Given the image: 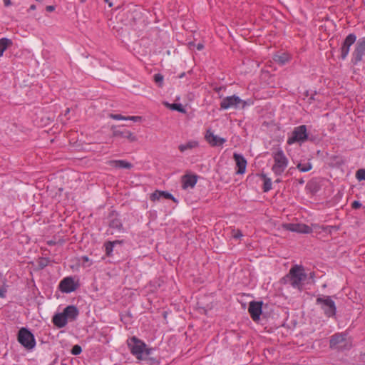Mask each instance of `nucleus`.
<instances>
[{
	"instance_id": "f257e3e1",
	"label": "nucleus",
	"mask_w": 365,
	"mask_h": 365,
	"mask_svg": "<svg viewBox=\"0 0 365 365\" xmlns=\"http://www.w3.org/2000/svg\"><path fill=\"white\" fill-rule=\"evenodd\" d=\"M316 140L317 137L308 133L307 125H301L294 128L291 136L287 139V144L297 143L301 145L307 141L314 143Z\"/></svg>"
},
{
	"instance_id": "f03ea898",
	"label": "nucleus",
	"mask_w": 365,
	"mask_h": 365,
	"mask_svg": "<svg viewBox=\"0 0 365 365\" xmlns=\"http://www.w3.org/2000/svg\"><path fill=\"white\" fill-rule=\"evenodd\" d=\"M306 278L307 274L304 272L303 267L295 265L290 269L289 274L283 279L285 281V283H289L294 288L302 290L303 287L302 282Z\"/></svg>"
},
{
	"instance_id": "7ed1b4c3",
	"label": "nucleus",
	"mask_w": 365,
	"mask_h": 365,
	"mask_svg": "<svg viewBox=\"0 0 365 365\" xmlns=\"http://www.w3.org/2000/svg\"><path fill=\"white\" fill-rule=\"evenodd\" d=\"M316 304L320 306L324 314L328 318L335 317L336 307L331 296L322 295L316 299Z\"/></svg>"
},
{
	"instance_id": "20e7f679",
	"label": "nucleus",
	"mask_w": 365,
	"mask_h": 365,
	"mask_svg": "<svg viewBox=\"0 0 365 365\" xmlns=\"http://www.w3.org/2000/svg\"><path fill=\"white\" fill-rule=\"evenodd\" d=\"M347 334L344 332L335 333L330 336L329 348L337 351L349 350L351 344L347 341Z\"/></svg>"
},
{
	"instance_id": "39448f33",
	"label": "nucleus",
	"mask_w": 365,
	"mask_h": 365,
	"mask_svg": "<svg viewBox=\"0 0 365 365\" xmlns=\"http://www.w3.org/2000/svg\"><path fill=\"white\" fill-rule=\"evenodd\" d=\"M18 342L28 350L33 349L36 344L34 334L26 327H21L17 334Z\"/></svg>"
},
{
	"instance_id": "423d86ee",
	"label": "nucleus",
	"mask_w": 365,
	"mask_h": 365,
	"mask_svg": "<svg viewBox=\"0 0 365 365\" xmlns=\"http://www.w3.org/2000/svg\"><path fill=\"white\" fill-rule=\"evenodd\" d=\"M273 158L274 164L272 170L276 175H280L284 171L288 165V159L282 149H278L274 153Z\"/></svg>"
},
{
	"instance_id": "0eeeda50",
	"label": "nucleus",
	"mask_w": 365,
	"mask_h": 365,
	"mask_svg": "<svg viewBox=\"0 0 365 365\" xmlns=\"http://www.w3.org/2000/svg\"><path fill=\"white\" fill-rule=\"evenodd\" d=\"M128 346L131 354L135 356L137 359H143V350L146 346L144 341L133 336L128 339Z\"/></svg>"
},
{
	"instance_id": "6e6552de",
	"label": "nucleus",
	"mask_w": 365,
	"mask_h": 365,
	"mask_svg": "<svg viewBox=\"0 0 365 365\" xmlns=\"http://www.w3.org/2000/svg\"><path fill=\"white\" fill-rule=\"evenodd\" d=\"M247 105L249 104L245 101H243L238 96L233 95L223 98L220 103V108L223 110H227L230 108H245Z\"/></svg>"
},
{
	"instance_id": "1a4fd4ad",
	"label": "nucleus",
	"mask_w": 365,
	"mask_h": 365,
	"mask_svg": "<svg viewBox=\"0 0 365 365\" xmlns=\"http://www.w3.org/2000/svg\"><path fill=\"white\" fill-rule=\"evenodd\" d=\"M364 56H365V36L356 40L351 62L353 65H357L362 61Z\"/></svg>"
},
{
	"instance_id": "9d476101",
	"label": "nucleus",
	"mask_w": 365,
	"mask_h": 365,
	"mask_svg": "<svg viewBox=\"0 0 365 365\" xmlns=\"http://www.w3.org/2000/svg\"><path fill=\"white\" fill-rule=\"evenodd\" d=\"M79 287L78 282H75L73 277H66L58 284L59 290L63 293H71L76 291Z\"/></svg>"
},
{
	"instance_id": "9b49d317",
	"label": "nucleus",
	"mask_w": 365,
	"mask_h": 365,
	"mask_svg": "<svg viewBox=\"0 0 365 365\" xmlns=\"http://www.w3.org/2000/svg\"><path fill=\"white\" fill-rule=\"evenodd\" d=\"M356 36L354 34H349L343 41L340 47V58L345 60L349 55L351 46L356 43Z\"/></svg>"
},
{
	"instance_id": "f8f14e48",
	"label": "nucleus",
	"mask_w": 365,
	"mask_h": 365,
	"mask_svg": "<svg viewBox=\"0 0 365 365\" xmlns=\"http://www.w3.org/2000/svg\"><path fill=\"white\" fill-rule=\"evenodd\" d=\"M108 220L109 227L116 230L118 232H125L120 215L115 210H111L109 212L108 215Z\"/></svg>"
},
{
	"instance_id": "ddd939ff",
	"label": "nucleus",
	"mask_w": 365,
	"mask_h": 365,
	"mask_svg": "<svg viewBox=\"0 0 365 365\" xmlns=\"http://www.w3.org/2000/svg\"><path fill=\"white\" fill-rule=\"evenodd\" d=\"M111 130L113 137L126 138L130 143L137 140V137L132 132L125 129L123 126L113 125L111 127Z\"/></svg>"
},
{
	"instance_id": "4468645a",
	"label": "nucleus",
	"mask_w": 365,
	"mask_h": 365,
	"mask_svg": "<svg viewBox=\"0 0 365 365\" xmlns=\"http://www.w3.org/2000/svg\"><path fill=\"white\" fill-rule=\"evenodd\" d=\"M262 301H252L249 304L248 312L250 314L252 319L257 322L260 319V316L262 313Z\"/></svg>"
},
{
	"instance_id": "2eb2a0df",
	"label": "nucleus",
	"mask_w": 365,
	"mask_h": 365,
	"mask_svg": "<svg viewBox=\"0 0 365 365\" xmlns=\"http://www.w3.org/2000/svg\"><path fill=\"white\" fill-rule=\"evenodd\" d=\"M233 158L235 161L236 166L237 170H236V174L242 175L245 173L247 168V160L242 154L235 153L233 154Z\"/></svg>"
},
{
	"instance_id": "dca6fc26",
	"label": "nucleus",
	"mask_w": 365,
	"mask_h": 365,
	"mask_svg": "<svg viewBox=\"0 0 365 365\" xmlns=\"http://www.w3.org/2000/svg\"><path fill=\"white\" fill-rule=\"evenodd\" d=\"M205 138L212 146H220L226 142L225 138L214 135L210 130H207Z\"/></svg>"
},
{
	"instance_id": "f3484780",
	"label": "nucleus",
	"mask_w": 365,
	"mask_h": 365,
	"mask_svg": "<svg viewBox=\"0 0 365 365\" xmlns=\"http://www.w3.org/2000/svg\"><path fill=\"white\" fill-rule=\"evenodd\" d=\"M197 182V175L186 174L182 177V187L184 190L188 187L193 188Z\"/></svg>"
},
{
	"instance_id": "a211bd4d",
	"label": "nucleus",
	"mask_w": 365,
	"mask_h": 365,
	"mask_svg": "<svg viewBox=\"0 0 365 365\" xmlns=\"http://www.w3.org/2000/svg\"><path fill=\"white\" fill-rule=\"evenodd\" d=\"M68 321H75L79 315V310L75 305H68L63 311Z\"/></svg>"
},
{
	"instance_id": "6ab92c4d",
	"label": "nucleus",
	"mask_w": 365,
	"mask_h": 365,
	"mask_svg": "<svg viewBox=\"0 0 365 365\" xmlns=\"http://www.w3.org/2000/svg\"><path fill=\"white\" fill-rule=\"evenodd\" d=\"M53 324L58 329L66 326L68 320L63 312L56 313L52 317Z\"/></svg>"
},
{
	"instance_id": "aec40b11",
	"label": "nucleus",
	"mask_w": 365,
	"mask_h": 365,
	"mask_svg": "<svg viewBox=\"0 0 365 365\" xmlns=\"http://www.w3.org/2000/svg\"><path fill=\"white\" fill-rule=\"evenodd\" d=\"M123 243L121 240L107 241L104 243L106 255L107 257H112L114 247L116 245H120Z\"/></svg>"
},
{
	"instance_id": "412c9836",
	"label": "nucleus",
	"mask_w": 365,
	"mask_h": 365,
	"mask_svg": "<svg viewBox=\"0 0 365 365\" xmlns=\"http://www.w3.org/2000/svg\"><path fill=\"white\" fill-rule=\"evenodd\" d=\"M109 165L116 168L131 169L133 164L123 160H113L109 161Z\"/></svg>"
},
{
	"instance_id": "4be33fe9",
	"label": "nucleus",
	"mask_w": 365,
	"mask_h": 365,
	"mask_svg": "<svg viewBox=\"0 0 365 365\" xmlns=\"http://www.w3.org/2000/svg\"><path fill=\"white\" fill-rule=\"evenodd\" d=\"M13 45V41L8 38L0 39V56L4 55V51Z\"/></svg>"
},
{
	"instance_id": "5701e85b",
	"label": "nucleus",
	"mask_w": 365,
	"mask_h": 365,
	"mask_svg": "<svg viewBox=\"0 0 365 365\" xmlns=\"http://www.w3.org/2000/svg\"><path fill=\"white\" fill-rule=\"evenodd\" d=\"M274 61L280 66L286 64L289 60V56L285 53L276 54L273 57Z\"/></svg>"
},
{
	"instance_id": "b1692460",
	"label": "nucleus",
	"mask_w": 365,
	"mask_h": 365,
	"mask_svg": "<svg viewBox=\"0 0 365 365\" xmlns=\"http://www.w3.org/2000/svg\"><path fill=\"white\" fill-rule=\"evenodd\" d=\"M297 233L302 234H309L312 232V229L309 226L305 224L296 223L295 225V232Z\"/></svg>"
},
{
	"instance_id": "393cba45",
	"label": "nucleus",
	"mask_w": 365,
	"mask_h": 365,
	"mask_svg": "<svg viewBox=\"0 0 365 365\" xmlns=\"http://www.w3.org/2000/svg\"><path fill=\"white\" fill-rule=\"evenodd\" d=\"M198 146V143L197 141H189L185 144H181L179 145L178 148L180 150V152H185V150L188 149H192L194 148H196Z\"/></svg>"
},
{
	"instance_id": "a878e982",
	"label": "nucleus",
	"mask_w": 365,
	"mask_h": 365,
	"mask_svg": "<svg viewBox=\"0 0 365 365\" xmlns=\"http://www.w3.org/2000/svg\"><path fill=\"white\" fill-rule=\"evenodd\" d=\"M166 106L172 110H176L181 113H185L186 110L181 103H166Z\"/></svg>"
},
{
	"instance_id": "bb28decb",
	"label": "nucleus",
	"mask_w": 365,
	"mask_h": 365,
	"mask_svg": "<svg viewBox=\"0 0 365 365\" xmlns=\"http://www.w3.org/2000/svg\"><path fill=\"white\" fill-rule=\"evenodd\" d=\"M262 178L264 180L263 191L268 192L272 189V180L267 178L265 174H262Z\"/></svg>"
},
{
	"instance_id": "cd10ccee",
	"label": "nucleus",
	"mask_w": 365,
	"mask_h": 365,
	"mask_svg": "<svg viewBox=\"0 0 365 365\" xmlns=\"http://www.w3.org/2000/svg\"><path fill=\"white\" fill-rule=\"evenodd\" d=\"M50 259L48 257H40L37 262L38 269H43L48 265Z\"/></svg>"
},
{
	"instance_id": "c85d7f7f",
	"label": "nucleus",
	"mask_w": 365,
	"mask_h": 365,
	"mask_svg": "<svg viewBox=\"0 0 365 365\" xmlns=\"http://www.w3.org/2000/svg\"><path fill=\"white\" fill-rule=\"evenodd\" d=\"M297 168L301 171V172H308L312 168V165L311 163L308 162L306 164H302L298 163L297 165Z\"/></svg>"
},
{
	"instance_id": "c756f323",
	"label": "nucleus",
	"mask_w": 365,
	"mask_h": 365,
	"mask_svg": "<svg viewBox=\"0 0 365 365\" xmlns=\"http://www.w3.org/2000/svg\"><path fill=\"white\" fill-rule=\"evenodd\" d=\"M160 197L171 200L175 202H178L177 199L171 193L167 191H160Z\"/></svg>"
},
{
	"instance_id": "7c9ffc66",
	"label": "nucleus",
	"mask_w": 365,
	"mask_h": 365,
	"mask_svg": "<svg viewBox=\"0 0 365 365\" xmlns=\"http://www.w3.org/2000/svg\"><path fill=\"white\" fill-rule=\"evenodd\" d=\"M154 81L158 85L159 87H162L163 82V76L160 73L155 74Z\"/></svg>"
},
{
	"instance_id": "2f4dec72",
	"label": "nucleus",
	"mask_w": 365,
	"mask_h": 365,
	"mask_svg": "<svg viewBox=\"0 0 365 365\" xmlns=\"http://www.w3.org/2000/svg\"><path fill=\"white\" fill-rule=\"evenodd\" d=\"M356 177L359 181L365 180V169H359L356 171Z\"/></svg>"
},
{
	"instance_id": "473e14b6",
	"label": "nucleus",
	"mask_w": 365,
	"mask_h": 365,
	"mask_svg": "<svg viewBox=\"0 0 365 365\" xmlns=\"http://www.w3.org/2000/svg\"><path fill=\"white\" fill-rule=\"evenodd\" d=\"M160 190H155L154 192L150 194V200L151 201H156L160 199Z\"/></svg>"
},
{
	"instance_id": "72a5a7b5",
	"label": "nucleus",
	"mask_w": 365,
	"mask_h": 365,
	"mask_svg": "<svg viewBox=\"0 0 365 365\" xmlns=\"http://www.w3.org/2000/svg\"><path fill=\"white\" fill-rule=\"evenodd\" d=\"M71 352L73 355H78L82 352V348L80 345L76 344L73 346Z\"/></svg>"
},
{
	"instance_id": "f704fd0d",
	"label": "nucleus",
	"mask_w": 365,
	"mask_h": 365,
	"mask_svg": "<svg viewBox=\"0 0 365 365\" xmlns=\"http://www.w3.org/2000/svg\"><path fill=\"white\" fill-rule=\"evenodd\" d=\"M324 232H329V233H331L333 231H337L339 230V226H336V225H334V226H326L324 227H323L322 229Z\"/></svg>"
},
{
	"instance_id": "c9c22d12",
	"label": "nucleus",
	"mask_w": 365,
	"mask_h": 365,
	"mask_svg": "<svg viewBox=\"0 0 365 365\" xmlns=\"http://www.w3.org/2000/svg\"><path fill=\"white\" fill-rule=\"evenodd\" d=\"M109 117L112 119H115V120H127V117L125 116H123L120 114H113V113H110L109 115Z\"/></svg>"
},
{
	"instance_id": "e433bc0d",
	"label": "nucleus",
	"mask_w": 365,
	"mask_h": 365,
	"mask_svg": "<svg viewBox=\"0 0 365 365\" xmlns=\"http://www.w3.org/2000/svg\"><path fill=\"white\" fill-rule=\"evenodd\" d=\"M153 351H154V349L148 348L146 346L145 349L143 350V359H145L148 356H149L150 355H151Z\"/></svg>"
},
{
	"instance_id": "4c0bfd02",
	"label": "nucleus",
	"mask_w": 365,
	"mask_h": 365,
	"mask_svg": "<svg viewBox=\"0 0 365 365\" xmlns=\"http://www.w3.org/2000/svg\"><path fill=\"white\" fill-rule=\"evenodd\" d=\"M295 225L296 223H287L284 225V227L289 231L295 232Z\"/></svg>"
},
{
	"instance_id": "58836bf2",
	"label": "nucleus",
	"mask_w": 365,
	"mask_h": 365,
	"mask_svg": "<svg viewBox=\"0 0 365 365\" xmlns=\"http://www.w3.org/2000/svg\"><path fill=\"white\" fill-rule=\"evenodd\" d=\"M143 118L141 116H127V120H132L133 122H140Z\"/></svg>"
},
{
	"instance_id": "ea45409f",
	"label": "nucleus",
	"mask_w": 365,
	"mask_h": 365,
	"mask_svg": "<svg viewBox=\"0 0 365 365\" xmlns=\"http://www.w3.org/2000/svg\"><path fill=\"white\" fill-rule=\"evenodd\" d=\"M362 204L359 202V201H357V200H354L352 203H351V207L353 209H359L361 207Z\"/></svg>"
},
{
	"instance_id": "a19ab883",
	"label": "nucleus",
	"mask_w": 365,
	"mask_h": 365,
	"mask_svg": "<svg viewBox=\"0 0 365 365\" xmlns=\"http://www.w3.org/2000/svg\"><path fill=\"white\" fill-rule=\"evenodd\" d=\"M6 293V289L5 288L0 287V297L5 298Z\"/></svg>"
},
{
	"instance_id": "79ce46f5",
	"label": "nucleus",
	"mask_w": 365,
	"mask_h": 365,
	"mask_svg": "<svg viewBox=\"0 0 365 365\" xmlns=\"http://www.w3.org/2000/svg\"><path fill=\"white\" fill-rule=\"evenodd\" d=\"M56 9V6L53 5H49L46 6V11L48 12H52Z\"/></svg>"
},
{
	"instance_id": "37998d69",
	"label": "nucleus",
	"mask_w": 365,
	"mask_h": 365,
	"mask_svg": "<svg viewBox=\"0 0 365 365\" xmlns=\"http://www.w3.org/2000/svg\"><path fill=\"white\" fill-rule=\"evenodd\" d=\"M242 234L241 231H240V230H237V232H236V233H235V234H234V235H233V237H234L235 238H237H237H240V237H242Z\"/></svg>"
},
{
	"instance_id": "c03bdc74",
	"label": "nucleus",
	"mask_w": 365,
	"mask_h": 365,
	"mask_svg": "<svg viewBox=\"0 0 365 365\" xmlns=\"http://www.w3.org/2000/svg\"><path fill=\"white\" fill-rule=\"evenodd\" d=\"M81 259H82V262L83 264L86 263V262H89V257L88 256H82L81 257Z\"/></svg>"
},
{
	"instance_id": "a18cd8bd",
	"label": "nucleus",
	"mask_w": 365,
	"mask_h": 365,
	"mask_svg": "<svg viewBox=\"0 0 365 365\" xmlns=\"http://www.w3.org/2000/svg\"><path fill=\"white\" fill-rule=\"evenodd\" d=\"M196 48L198 51H201L203 48H204V45L201 43H199L197 46H196Z\"/></svg>"
},
{
	"instance_id": "49530a36",
	"label": "nucleus",
	"mask_w": 365,
	"mask_h": 365,
	"mask_svg": "<svg viewBox=\"0 0 365 365\" xmlns=\"http://www.w3.org/2000/svg\"><path fill=\"white\" fill-rule=\"evenodd\" d=\"M5 6H9L11 5V1L10 0H3Z\"/></svg>"
},
{
	"instance_id": "de8ad7c7",
	"label": "nucleus",
	"mask_w": 365,
	"mask_h": 365,
	"mask_svg": "<svg viewBox=\"0 0 365 365\" xmlns=\"http://www.w3.org/2000/svg\"><path fill=\"white\" fill-rule=\"evenodd\" d=\"M37 9V6L36 4H31L28 11H33Z\"/></svg>"
},
{
	"instance_id": "09e8293b",
	"label": "nucleus",
	"mask_w": 365,
	"mask_h": 365,
	"mask_svg": "<svg viewBox=\"0 0 365 365\" xmlns=\"http://www.w3.org/2000/svg\"><path fill=\"white\" fill-rule=\"evenodd\" d=\"M105 1L108 4V6L110 8L113 6V4L111 0H105Z\"/></svg>"
},
{
	"instance_id": "8fccbe9b",
	"label": "nucleus",
	"mask_w": 365,
	"mask_h": 365,
	"mask_svg": "<svg viewBox=\"0 0 365 365\" xmlns=\"http://www.w3.org/2000/svg\"><path fill=\"white\" fill-rule=\"evenodd\" d=\"M188 46H189V48H191L192 46H195V44L194 43V42L190 41L188 43Z\"/></svg>"
},
{
	"instance_id": "3c124183",
	"label": "nucleus",
	"mask_w": 365,
	"mask_h": 365,
	"mask_svg": "<svg viewBox=\"0 0 365 365\" xmlns=\"http://www.w3.org/2000/svg\"><path fill=\"white\" fill-rule=\"evenodd\" d=\"M298 182L301 185L304 184V180H303V178H301V179H299L298 180Z\"/></svg>"
},
{
	"instance_id": "603ef678",
	"label": "nucleus",
	"mask_w": 365,
	"mask_h": 365,
	"mask_svg": "<svg viewBox=\"0 0 365 365\" xmlns=\"http://www.w3.org/2000/svg\"><path fill=\"white\" fill-rule=\"evenodd\" d=\"M55 244H56V242L52 241V240L48 242V245H54Z\"/></svg>"
},
{
	"instance_id": "864d4df0",
	"label": "nucleus",
	"mask_w": 365,
	"mask_h": 365,
	"mask_svg": "<svg viewBox=\"0 0 365 365\" xmlns=\"http://www.w3.org/2000/svg\"><path fill=\"white\" fill-rule=\"evenodd\" d=\"M185 76V72H182V73H180L178 76L179 78H183L184 76Z\"/></svg>"
},
{
	"instance_id": "5fc2aeb1",
	"label": "nucleus",
	"mask_w": 365,
	"mask_h": 365,
	"mask_svg": "<svg viewBox=\"0 0 365 365\" xmlns=\"http://www.w3.org/2000/svg\"><path fill=\"white\" fill-rule=\"evenodd\" d=\"M361 356H362V360H363V361H364V365H365V353H364V354H363L361 355Z\"/></svg>"
},
{
	"instance_id": "6e6d98bb",
	"label": "nucleus",
	"mask_w": 365,
	"mask_h": 365,
	"mask_svg": "<svg viewBox=\"0 0 365 365\" xmlns=\"http://www.w3.org/2000/svg\"><path fill=\"white\" fill-rule=\"evenodd\" d=\"M317 190H318V189L316 188V187H314V188L312 190V191L314 192H316Z\"/></svg>"
},
{
	"instance_id": "4d7b16f0",
	"label": "nucleus",
	"mask_w": 365,
	"mask_h": 365,
	"mask_svg": "<svg viewBox=\"0 0 365 365\" xmlns=\"http://www.w3.org/2000/svg\"><path fill=\"white\" fill-rule=\"evenodd\" d=\"M70 112V108H67L65 112V115H67Z\"/></svg>"
},
{
	"instance_id": "13d9d810",
	"label": "nucleus",
	"mask_w": 365,
	"mask_h": 365,
	"mask_svg": "<svg viewBox=\"0 0 365 365\" xmlns=\"http://www.w3.org/2000/svg\"><path fill=\"white\" fill-rule=\"evenodd\" d=\"M86 0H80L81 3H84Z\"/></svg>"
}]
</instances>
